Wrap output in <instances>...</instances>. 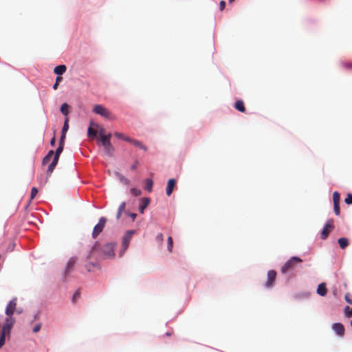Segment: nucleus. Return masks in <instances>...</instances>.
Returning <instances> with one entry per match:
<instances>
[{
	"instance_id": "obj_1",
	"label": "nucleus",
	"mask_w": 352,
	"mask_h": 352,
	"mask_svg": "<svg viewBox=\"0 0 352 352\" xmlns=\"http://www.w3.org/2000/svg\"><path fill=\"white\" fill-rule=\"evenodd\" d=\"M16 298H13L12 300L9 302L8 304L6 309V318L5 319V323L3 324V326H6V327L12 328L15 320L13 318V314L14 313V311L16 309Z\"/></svg>"
},
{
	"instance_id": "obj_2",
	"label": "nucleus",
	"mask_w": 352,
	"mask_h": 352,
	"mask_svg": "<svg viewBox=\"0 0 352 352\" xmlns=\"http://www.w3.org/2000/svg\"><path fill=\"white\" fill-rule=\"evenodd\" d=\"M302 262V259L299 257L293 256L281 267V272L283 274H286L289 272H291L296 267V265L297 263H300Z\"/></svg>"
},
{
	"instance_id": "obj_3",
	"label": "nucleus",
	"mask_w": 352,
	"mask_h": 352,
	"mask_svg": "<svg viewBox=\"0 0 352 352\" xmlns=\"http://www.w3.org/2000/svg\"><path fill=\"white\" fill-rule=\"evenodd\" d=\"M64 146L63 145H58V147L57 148L56 152H54V159L52 162V163L49 165L47 170V175L50 176L52 172L54 171L55 167L56 166L59 160V157L61 153L63 151Z\"/></svg>"
},
{
	"instance_id": "obj_4",
	"label": "nucleus",
	"mask_w": 352,
	"mask_h": 352,
	"mask_svg": "<svg viewBox=\"0 0 352 352\" xmlns=\"http://www.w3.org/2000/svg\"><path fill=\"white\" fill-rule=\"evenodd\" d=\"M93 111L95 113L100 115L101 116H102L105 118H107L109 120L116 119L115 116L111 113V112L101 104L95 105L93 109Z\"/></svg>"
},
{
	"instance_id": "obj_5",
	"label": "nucleus",
	"mask_w": 352,
	"mask_h": 352,
	"mask_svg": "<svg viewBox=\"0 0 352 352\" xmlns=\"http://www.w3.org/2000/svg\"><path fill=\"white\" fill-rule=\"evenodd\" d=\"M333 228H334V221H333V219H330L327 221L323 230L321 232V239H326L328 237L329 233L333 229Z\"/></svg>"
},
{
	"instance_id": "obj_6",
	"label": "nucleus",
	"mask_w": 352,
	"mask_h": 352,
	"mask_svg": "<svg viewBox=\"0 0 352 352\" xmlns=\"http://www.w3.org/2000/svg\"><path fill=\"white\" fill-rule=\"evenodd\" d=\"M106 221L107 220L104 217H101L99 219L98 223L95 226L93 230L92 236L94 239H96L99 235V234L102 232L104 228Z\"/></svg>"
},
{
	"instance_id": "obj_7",
	"label": "nucleus",
	"mask_w": 352,
	"mask_h": 352,
	"mask_svg": "<svg viewBox=\"0 0 352 352\" xmlns=\"http://www.w3.org/2000/svg\"><path fill=\"white\" fill-rule=\"evenodd\" d=\"M115 244L113 243H107L102 248V252L107 258L114 256Z\"/></svg>"
},
{
	"instance_id": "obj_8",
	"label": "nucleus",
	"mask_w": 352,
	"mask_h": 352,
	"mask_svg": "<svg viewBox=\"0 0 352 352\" xmlns=\"http://www.w3.org/2000/svg\"><path fill=\"white\" fill-rule=\"evenodd\" d=\"M100 142L104 147V153L108 156H112L114 152V147L111 143V141H109L105 139H100Z\"/></svg>"
},
{
	"instance_id": "obj_9",
	"label": "nucleus",
	"mask_w": 352,
	"mask_h": 352,
	"mask_svg": "<svg viewBox=\"0 0 352 352\" xmlns=\"http://www.w3.org/2000/svg\"><path fill=\"white\" fill-rule=\"evenodd\" d=\"M135 230H128L126 234H124L123 239H122V248L123 252H124L129 247V245L130 243L131 239L133 236V235L135 234Z\"/></svg>"
},
{
	"instance_id": "obj_10",
	"label": "nucleus",
	"mask_w": 352,
	"mask_h": 352,
	"mask_svg": "<svg viewBox=\"0 0 352 352\" xmlns=\"http://www.w3.org/2000/svg\"><path fill=\"white\" fill-rule=\"evenodd\" d=\"M332 329L335 331V333L339 336H344L345 329L344 325L340 322L333 323L332 325Z\"/></svg>"
},
{
	"instance_id": "obj_11",
	"label": "nucleus",
	"mask_w": 352,
	"mask_h": 352,
	"mask_svg": "<svg viewBox=\"0 0 352 352\" xmlns=\"http://www.w3.org/2000/svg\"><path fill=\"white\" fill-rule=\"evenodd\" d=\"M276 277V272L274 270H270L267 273V281L265 284L267 287H270L273 285Z\"/></svg>"
},
{
	"instance_id": "obj_12",
	"label": "nucleus",
	"mask_w": 352,
	"mask_h": 352,
	"mask_svg": "<svg viewBox=\"0 0 352 352\" xmlns=\"http://www.w3.org/2000/svg\"><path fill=\"white\" fill-rule=\"evenodd\" d=\"M11 329L12 328L8 327H6V326L3 325L1 335L0 337V349L4 345L6 336V335L10 334Z\"/></svg>"
},
{
	"instance_id": "obj_13",
	"label": "nucleus",
	"mask_w": 352,
	"mask_h": 352,
	"mask_svg": "<svg viewBox=\"0 0 352 352\" xmlns=\"http://www.w3.org/2000/svg\"><path fill=\"white\" fill-rule=\"evenodd\" d=\"M175 184L176 181L175 179H170L168 181L166 186V195L168 196H170L173 193Z\"/></svg>"
},
{
	"instance_id": "obj_14",
	"label": "nucleus",
	"mask_w": 352,
	"mask_h": 352,
	"mask_svg": "<svg viewBox=\"0 0 352 352\" xmlns=\"http://www.w3.org/2000/svg\"><path fill=\"white\" fill-rule=\"evenodd\" d=\"M327 293V289L326 288V284L322 283H320L317 289V294L321 296H324Z\"/></svg>"
},
{
	"instance_id": "obj_15",
	"label": "nucleus",
	"mask_w": 352,
	"mask_h": 352,
	"mask_svg": "<svg viewBox=\"0 0 352 352\" xmlns=\"http://www.w3.org/2000/svg\"><path fill=\"white\" fill-rule=\"evenodd\" d=\"M150 203L149 198L144 197L141 199V205L140 206V212L143 214L145 208L148 206Z\"/></svg>"
},
{
	"instance_id": "obj_16",
	"label": "nucleus",
	"mask_w": 352,
	"mask_h": 352,
	"mask_svg": "<svg viewBox=\"0 0 352 352\" xmlns=\"http://www.w3.org/2000/svg\"><path fill=\"white\" fill-rule=\"evenodd\" d=\"M77 259L76 258H71L67 263L65 274H68L74 267Z\"/></svg>"
},
{
	"instance_id": "obj_17",
	"label": "nucleus",
	"mask_w": 352,
	"mask_h": 352,
	"mask_svg": "<svg viewBox=\"0 0 352 352\" xmlns=\"http://www.w3.org/2000/svg\"><path fill=\"white\" fill-rule=\"evenodd\" d=\"M234 108L241 112L245 111V107L244 106V102L241 100H237L234 104Z\"/></svg>"
},
{
	"instance_id": "obj_18",
	"label": "nucleus",
	"mask_w": 352,
	"mask_h": 352,
	"mask_svg": "<svg viewBox=\"0 0 352 352\" xmlns=\"http://www.w3.org/2000/svg\"><path fill=\"white\" fill-rule=\"evenodd\" d=\"M66 69H67V67L65 65H60L56 66L54 68V72L55 74H56L58 75H62L63 73L65 72Z\"/></svg>"
},
{
	"instance_id": "obj_19",
	"label": "nucleus",
	"mask_w": 352,
	"mask_h": 352,
	"mask_svg": "<svg viewBox=\"0 0 352 352\" xmlns=\"http://www.w3.org/2000/svg\"><path fill=\"white\" fill-rule=\"evenodd\" d=\"M129 142L132 143L135 146H137L145 151H147V148L141 142H140L138 140H133V139L131 138V141H129Z\"/></svg>"
},
{
	"instance_id": "obj_20",
	"label": "nucleus",
	"mask_w": 352,
	"mask_h": 352,
	"mask_svg": "<svg viewBox=\"0 0 352 352\" xmlns=\"http://www.w3.org/2000/svg\"><path fill=\"white\" fill-rule=\"evenodd\" d=\"M54 158V151L51 150L50 151L47 155L43 158V165H45L47 164L50 160L52 158Z\"/></svg>"
},
{
	"instance_id": "obj_21",
	"label": "nucleus",
	"mask_w": 352,
	"mask_h": 352,
	"mask_svg": "<svg viewBox=\"0 0 352 352\" xmlns=\"http://www.w3.org/2000/svg\"><path fill=\"white\" fill-rule=\"evenodd\" d=\"M338 242L342 249H344L349 245V241L346 238H340Z\"/></svg>"
},
{
	"instance_id": "obj_22",
	"label": "nucleus",
	"mask_w": 352,
	"mask_h": 352,
	"mask_svg": "<svg viewBox=\"0 0 352 352\" xmlns=\"http://www.w3.org/2000/svg\"><path fill=\"white\" fill-rule=\"evenodd\" d=\"M126 208V203L122 202L118 208L116 218L119 219L121 217L122 212L124 211Z\"/></svg>"
},
{
	"instance_id": "obj_23",
	"label": "nucleus",
	"mask_w": 352,
	"mask_h": 352,
	"mask_svg": "<svg viewBox=\"0 0 352 352\" xmlns=\"http://www.w3.org/2000/svg\"><path fill=\"white\" fill-rule=\"evenodd\" d=\"M153 182L151 179H146L145 180V189L148 192H151L153 189Z\"/></svg>"
},
{
	"instance_id": "obj_24",
	"label": "nucleus",
	"mask_w": 352,
	"mask_h": 352,
	"mask_svg": "<svg viewBox=\"0 0 352 352\" xmlns=\"http://www.w3.org/2000/svg\"><path fill=\"white\" fill-rule=\"evenodd\" d=\"M97 135L96 130L94 129L91 126L88 129L87 135L89 138L94 139Z\"/></svg>"
},
{
	"instance_id": "obj_25",
	"label": "nucleus",
	"mask_w": 352,
	"mask_h": 352,
	"mask_svg": "<svg viewBox=\"0 0 352 352\" xmlns=\"http://www.w3.org/2000/svg\"><path fill=\"white\" fill-rule=\"evenodd\" d=\"M60 111L64 116H67L69 113V105L67 103L63 104L60 107Z\"/></svg>"
},
{
	"instance_id": "obj_26",
	"label": "nucleus",
	"mask_w": 352,
	"mask_h": 352,
	"mask_svg": "<svg viewBox=\"0 0 352 352\" xmlns=\"http://www.w3.org/2000/svg\"><path fill=\"white\" fill-rule=\"evenodd\" d=\"M114 135L120 139H122L126 142L131 141V138L128 136L124 135L123 133H119V132H115Z\"/></svg>"
},
{
	"instance_id": "obj_27",
	"label": "nucleus",
	"mask_w": 352,
	"mask_h": 352,
	"mask_svg": "<svg viewBox=\"0 0 352 352\" xmlns=\"http://www.w3.org/2000/svg\"><path fill=\"white\" fill-rule=\"evenodd\" d=\"M344 313L346 318H351L352 316V307L346 306L344 309Z\"/></svg>"
},
{
	"instance_id": "obj_28",
	"label": "nucleus",
	"mask_w": 352,
	"mask_h": 352,
	"mask_svg": "<svg viewBox=\"0 0 352 352\" xmlns=\"http://www.w3.org/2000/svg\"><path fill=\"white\" fill-rule=\"evenodd\" d=\"M68 129H69V119H68V118H67L65 120V122H64V124H63V126L62 129V134L66 135V133L68 131Z\"/></svg>"
},
{
	"instance_id": "obj_29",
	"label": "nucleus",
	"mask_w": 352,
	"mask_h": 352,
	"mask_svg": "<svg viewBox=\"0 0 352 352\" xmlns=\"http://www.w3.org/2000/svg\"><path fill=\"white\" fill-rule=\"evenodd\" d=\"M340 195L339 192L337 191L334 192L333 194V201L334 204H340Z\"/></svg>"
},
{
	"instance_id": "obj_30",
	"label": "nucleus",
	"mask_w": 352,
	"mask_h": 352,
	"mask_svg": "<svg viewBox=\"0 0 352 352\" xmlns=\"http://www.w3.org/2000/svg\"><path fill=\"white\" fill-rule=\"evenodd\" d=\"M342 66L346 69H352V62H342Z\"/></svg>"
},
{
	"instance_id": "obj_31",
	"label": "nucleus",
	"mask_w": 352,
	"mask_h": 352,
	"mask_svg": "<svg viewBox=\"0 0 352 352\" xmlns=\"http://www.w3.org/2000/svg\"><path fill=\"white\" fill-rule=\"evenodd\" d=\"M173 245V238L171 236H169L168 238V250L170 252H172Z\"/></svg>"
},
{
	"instance_id": "obj_32",
	"label": "nucleus",
	"mask_w": 352,
	"mask_h": 352,
	"mask_svg": "<svg viewBox=\"0 0 352 352\" xmlns=\"http://www.w3.org/2000/svg\"><path fill=\"white\" fill-rule=\"evenodd\" d=\"M131 192L133 195L134 196H140L142 193L141 190L138 189V188H133L131 189Z\"/></svg>"
},
{
	"instance_id": "obj_33",
	"label": "nucleus",
	"mask_w": 352,
	"mask_h": 352,
	"mask_svg": "<svg viewBox=\"0 0 352 352\" xmlns=\"http://www.w3.org/2000/svg\"><path fill=\"white\" fill-rule=\"evenodd\" d=\"M333 210L336 215H339L340 214V204H333Z\"/></svg>"
},
{
	"instance_id": "obj_34",
	"label": "nucleus",
	"mask_w": 352,
	"mask_h": 352,
	"mask_svg": "<svg viewBox=\"0 0 352 352\" xmlns=\"http://www.w3.org/2000/svg\"><path fill=\"white\" fill-rule=\"evenodd\" d=\"M38 193V189L36 187H33L31 190L30 198L33 199Z\"/></svg>"
},
{
	"instance_id": "obj_35",
	"label": "nucleus",
	"mask_w": 352,
	"mask_h": 352,
	"mask_svg": "<svg viewBox=\"0 0 352 352\" xmlns=\"http://www.w3.org/2000/svg\"><path fill=\"white\" fill-rule=\"evenodd\" d=\"M104 136H105V130L102 127L98 131V139H102Z\"/></svg>"
},
{
	"instance_id": "obj_36",
	"label": "nucleus",
	"mask_w": 352,
	"mask_h": 352,
	"mask_svg": "<svg viewBox=\"0 0 352 352\" xmlns=\"http://www.w3.org/2000/svg\"><path fill=\"white\" fill-rule=\"evenodd\" d=\"M344 201L346 204H352V194H348L347 197L345 198Z\"/></svg>"
},
{
	"instance_id": "obj_37",
	"label": "nucleus",
	"mask_w": 352,
	"mask_h": 352,
	"mask_svg": "<svg viewBox=\"0 0 352 352\" xmlns=\"http://www.w3.org/2000/svg\"><path fill=\"white\" fill-rule=\"evenodd\" d=\"M80 293L79 291H76L74 295H73V298H72V301L73 302H75L77 299H78L80 298Z\"/></svg>"
},
{
	"instance_id": "obj_38",
	"label": "nucleus",
	"mask_w": 352,
	"mask_h": 352,
	"mask_svg": "<svg viewBox=\"0 0 352 352\" xmlns=\"http://www.w3.org/2000/svg\"><path fill=\"white\" fill-rule=\"evenodd\" d=\"M62 79H63V78H62V77H60V76H58V77L56 78V82H55V83H54V86H53V89H57V87H58V84H59V82H60V81H61V80H62Z\"/></svg>"
},
{
	"instance_id": "obj_39",
	"label": "nucleus",
	"mask_w": 352,
	"mask_h": 352,
	"mask_svg": "<svg viewBox=\"0 0 352 352\" xmlns=\"http://www.w3.org/2000/svg\"><path fill=\"white\" fill-rule=\"evenodd\" d=\"M344 299H345V300H346L348 303H349V304L352 305V298H351V294H345V296H344Z\"/></svg>"
},
{
	"instance_id": "obj_40",
	"label": "nucleus",
	"mask_w": 352,
	"mask_h": 352,
	"mask_svg": "<svg viewBox=\"0 0 352 352\" xmlns=\"http://www.w3.org/2000/svg\"><path fill=\"white\" fill-rule=\"evenodd\" d=\"M41 323H38L32 329L34 333H38L41 329Z\"/></svg>"
},
{
	"instance_id": "obj_41",
	"label": "nucleus",
	"mask_w": 352,
	"mask_h": 352,
	"mask_svg": "<svg viewBox=\"0 0 352 352\" xmlns=\"http://www.w3.org/2000/svg\"><path fill=\"white\" fill-rule=\"evenodd\" d=\"M66 135L65 134H61V137L60 138L59 144L64 146L65 144V140Z\"/></svg>"
},
{
	"instance_id": "obj_42",
	"label": "nucleus",
	"mask_w": 352,
	"mask_h": 352,
	"mask_svg": "<svg viewBox=\"0 0 352 352\" xmlns=\"http://www.w3.org/2000/svg\"><path fill=\"white\" fill-rule=\"evenodd\" d=\"M156 240L159 241L160 243H162L164 240V236L162 233H160L156 236Z\"/></svg>"
},
{
	"instance_id": "obj_43",
	"label": "nucleus",
	"mask_w": 352,
	"mask_h": 352,
	"mask_svg": "<svg viewBox=\"0 0 352 352\" xmlns=\"http://www.w3.org/2000/svg\"><path fill=\"white\" fill-rule=\"evenodd\" d=\"M120 179L122 182L124 183L125 184H129V180L128 179H126V177H124V176L122 175H120Z\"/></svg>"
},
{
	"instance_id": "obj_44",
	"label": "nucleus",
	"mask_w": 352,
	"mask_h": 352,
	"mask_svg": "<svg viewBox=\"0 0 352 352\" xmlns=\"http://www.w3.org/2000/svg\"><path fill=\"white\" fill-rule=\"evenodd\" d=\"M226 2L224 1H221L219 3V8L221 10H223L225 8Z\"/></svg>"
},
{
	"instance_id": "obj_45",
	"label": "nucleus",
	"mask_w": 352,
	"mask_h": 352,
	"mask_svg": "<svg viewBox=\"0 0 352 352\" xmlns=\"http://www.w3.org/2000/svg\"><path fill=\"white\" fill-rule=\"evenodd\" d=\"M127 214L132 219L133 221L135 219V218L137 217V214L135 213L129 212V213H127Z\"/></svg>"
},
{
	"instance_id": "obj_46",
	"label": "nucleus",
	"mask_w": 352,
	"mask_h": 352,
	"mask_svg": "<svg viewBox=\"0 0 352 352\" xmlns=\"http://www.w3.org/2000/svg\"><path fill=\"white\" fill-rule=\"evenodd\" d=\"M138 161H135L133 164L132 166H131V170H134L137 168L138 167Z\"/></svg>"
},
{
	"instance_id": "obj_47",
	"label": "nucleus",
	"mask_w": 352,
	"mask_h": 352,
	"mask_svg": "<svg viewBox=\"0 0 352 352\" xmlns=\"http://www.w3.org/2000/svg\"><path fill=\"white\" fill-rule=\"evenodd\" d=\"M111 134L109 133L107 135H105V136H104L103 139H105V140H107L110 141L111 140Z\"/></svg>"
},
{
	"instance_id": "obj_48",
	"label": "nucleus",
	"mask_w": 352,
	"mask_h": 352,
	"mask_svg": "<svg viewBox=\"0 0 352 352\" xmlns=\"http://www.w3.org/2000/svg\"><path fill=\"white\" fill-rule=\"evenodd\" d=\"M55 142H56V138H55V136H54L50 141L51 146H54L55 145Z\"/></svg>"
},
{
	"instance_id": "obj_49",
	"label": "nucleus",
	"mask_w": 352,
	"mask_h": 352,
	"mask_svg": "<svg viewBox=\"0 0 352 352\" xmlns=\"http://www.w3.org/2000/svg\"><path fill=\"white\" fill-rule=\"evenodd\" d=\"M166 334L167 336H170L172 335V332H167Z\"/></svg>"
},
{
	"instance_id": "obj_50",
	"label": "nucleus",
	"mask_w": 352,
	"mask_h": 352,
	"mask_svg": "<svg viewBox=\"0 0 352 352\" xmlns=\"http://www.w3.org/2000/svg\"><path fill=\"white\" fill-rule=\"evenodd\" d=\"M234 0H229L230 3H232Z\"/></svg>"
},
{
	"instance_id": "obj_51",
	"label": "nucleus",
	"mask_w": 352,
	"mask_h": 352,
	"mask_svg": "<svg viewBox=\"0 0 352 352\" xmlns=\"http://www.w3.org/2000/svg\"><path fill=\"white\" fill-rule=\"evenodd\" d=\"M350 324H351V326L352 327V320H351Z\"/></svg>"
}]
</instances>
